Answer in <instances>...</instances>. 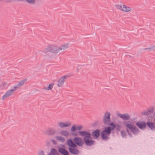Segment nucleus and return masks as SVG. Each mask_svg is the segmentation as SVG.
I'll use <instances>...</instances> for the list:
<instances>
[{
	"label": "nucleus",
	"mask_w": 155,
	"mask_h": 155,
	"mask_svg": "<svg viewBox=\"0 0 155 155\" xmlns=\"http://www.w3.org/2000/svg\"><path fill=\"white\" fill-rule=\"evenodd\" d=\"M125 126L127 128L126 131L129 135H130L129 132L130 130L134 135H136L139 133L138 129L134 124H131L126 123Z\"/></svg>",
	"instance_id": "nucleus-1"
},
{
	"label": "nucleus",
	"mask_w": 155,
	"mask_h": 155,
	"mask_svg": "<svg viewBox=\"0 0 155 155\" xmlns=\"http://www.w3.org/2000/svg\"><path fill=\"white\" fill-rule=\"evenodd\" d=\"M114 7L115 9L124 13L129 12L131 11V8L124 4H117L114 5Z\"/></svg>",
	"instance_id": "nucleus-2"
},
{
	"label": "nucleus",
	"mask_w": 155,
	"mask_h": 155,
	"mask_svg": "<svg viewBox=\"0 0 155 155\" xmlns=\"http://www.w3.org/2000/svg\"><path fill=\"white\" fill-rule=\"evenodd\" d=\"M17 86H14L12 89L7 91L5 94L2 97V100L3 101L5 100L6 99L11 96L14 94L15 91L18 88Z\"/></svg>",
	"instance_id": "nucleus-3"
},
{
	"label": "nucleus",
	"mask_w": 155,
	"mask_h": 155,
	"mask_svg": "<svg viewBox=\"0 0 155 155\" xmlns=\"http://www.w3.org/2000/svg\"><path fill=\"white\" fill-rule=\"evenodd\" d=\"M109 128L105 127L104 130L102 131L101 134V138L105 140H108L109 137L111 132Z\"/></svg>",
	"instance_id": "nucleus-4"
},
{
	"label": "nucleus",
	"mask_w": 155,
	"mask_h": 155,
	"mask_svg": "<svg viewBox=\"0 0 155 155\" xmlns=\"http://www.w3.org/2000/svg\"><path fill=\"white\" fill-rule=\"evenodd\" d=\"M58 125L60 128H64L71 126L72 124L71 122L69 121L66 122H59L58 123Z\"/></svg>",
	"instance_id": "nucleus-5"
},
{
	"label": "nucleus",
	"mask_w": 155,
	"mask_h": 155,
	"mask_svg": "<svg viewBox=\"0 0 155 155\" xmlns=\"http://www.w3.org/2000/svg\"><path fill=\"white\" fill-rule=\"evenodd\" d=\"M67 77V76H63L61 77L58 81L57 86L59 87H62L66 81Z\"/></svg>",
	"instance_id": "nucleus-6"
},
{
	"label": "nucleus",
	"mask_w": 155,
	"mask_h": 155,
	"mask_svg": "<svg viewBox=\"0 0 155 155\" xmlns=\"http://www.w3.org/2000/svg\"><path fill=\"white\" fill-rule=\"evenodd\" d=\"M110 114L109 112H106L104 115L103 119V122L106 124H108L110 121Z\"/></svg>",
	"instance_id": "nucleus-7"
},
{
	"label": "nucleus",
	"mask_w": 155,
	"mask_h": 155,
	"mask_svg": "<svg viewBox=\"0 0 155 155\" xmlns=\"http://www.w3.org/2000/svg\"><path fill=\"white\" fill-rule=\"evenodd\" d=\"M51 45V53L54 54H58L61 51V49L60 46H58L56 45Z\"/></svg>",
	"instance_id": "nucleus-8"
},
{
	"label": "nucleus",
	"mask_w": 155,
	"mask_h": 155,
	"mask_svg": "<svg viewBox=\"0 0 155 155\" xmlns=\"http://www.w3.org/2000/svg\"><path fill=\"white\" fill-rule=\"evenodd\" d=\"M117 114L118 117L124 120H128L130 118V116L127 113L121 114L120 113H117Z\"/></svg>",
	"instance_id": "nucleus-9"
},
{
	"label": "nucleus",
	"mask_w": 155,
	"mask_h": 155,
	"mask_svg": "<svg viewBox=\"0 0 155 155\" xmlns=\"http://www.w3.org/2000/svg\"><path fill=\"white\" fill-rule=\"evenodd\" d=\"M73 140L75 144L79 146H82L84 144L82 140L79 137H75L73 139Z\"/></svg>",
	"instance_id": "nucleus-10"
},
{
	"label": "nucleus",
	"mask_w": 155,
	"mask_h": 155,
	"mask_svg": "<svg viewBox=\"0 0 155 155\" xmlns=\"http://www.w3.org/2000/svg\"><path fill=\"white\" fill-rule=\"evenodd\" d=\"M84 143L87 145L91 146L93 145L94 142L92 140L91 137H84Z\"/></svg>",
	"instance_id": "nucleus-11"
},
{
	"label": "nucleus",
	"mask_w": 155,
	"mask_h": 155,
	"mask_svg": "<svg viewBox=\"0 0 155 155\" xmlns=\"http://www.w3.org/2000/svg\"><path fill=\"white\" fill-rule=\"evenodd\" d=\"M153 107H151L147 110L142 112L141 114L143 115H148L150 114L153 112Z\"/></svg>",
	"instance_id": "nucleus-12"
},
{
	"label": "nucleus",
	"mask_w": 155,
	"mask_h": 155,
	"mask_svg": "<svg viewBox=\"0 0 155 155\" xmlns=\"http://www.w3.org/2000/svg\"><path fill=\"white\" fill-rule=\"evenodd\" d=\"M79 134L80 135L84 137L87 138L90 137L91 136V134L87 131H79Z\"/></svg>",
	"instance_id": "nucleus-13"
},
{
	"label": "nucleus",
	"mask_w": 155,
	"mask_h": 155,
	"mask_svg": "<svg viewBox=\"0 0 155 155\" xmlns=\"http://www.w3.org/2000/svg\"><path fill=\"white\" fill-rule=\"evenodd\" d=\"M56 132L55 130L53 128H50L48 129L45 133V134L48 135H53Z\"/></svg>",
	"instance_id": "nucleus-14"
},
{
	"label": "nucleus",
	"mask_w": 155,
	"mask_h": 155,
	"mask_svg": "<svg viewBox=\"0 0 155 155\" xmlns=\"http://www.w3.org/2000/svg\"><path fill=\"white\" fill-rule=\"evenodd\" d=\"M136 125L141 129H145L146 127V124L144 122H139L136 123Z\"/></svg>",
	"instance_id": "nucleus-15"
},
{
	"label": "nucleus",
	"mask_w": 155,
	"mask_h": 155,
	"mask_svg": "<svg viewBox=\"0 0 155 155\" xmlns=\"http://www.w3.org/2000/svg\"><path fill=\"white\" fill-rule=\"evenodd\" d=\"M67 145L70 147H76L77 146L73 142L71 139H69L67 141Z\"/></svg>",
	"instance_id": "nucleus-16"
},
{
	"label": "nucleus",
	"mask_w": 155,
	"mask_h": 155,
	"mask_svg": "<svg viewBox=\"0 0 155 155\" xmlns=\"http://www.w3.org/2000/svg\"><path fill=\"white\" fill-rule=\"evenodd\" d=\"M76 148V147H69V150L72 153L75 154H78L79 151Z\"/></svg>",
	"instance_id": "nucleus-17"
},
{
	"label": "nucleus",
	"mask_w": 155,
	"mask_h": 155,
	"mask_svg": "<svg viewBox=\"0 0 155 155\" xmlns=\"http://www.w3.org/2000/svg\"><path fill=\"white\" fill-rule=\"evenodd\" d=\"M58 151L60 153L63 155H68V152L65 149L62 148H59Z\"/></svg>",
	"instance_id": "nucleus-18"
},
{
	"label": "nucleus",
	"mask_w": 155,
	"mask_h": 155,
	"mask_svg": "<svg viewBox=\"0 0 155 155\" xmlns=\"http://www.w3.org/2000/svg\"><path fill=\"white\" fill-rule=\"evenodd\" d=\"M60 134L61 135L66 137L69 136V132L66 130H61L60 131Z\"/></svg>",
	"instance_id": "nucleus-19"
},
{
	"label": "nucleus",
	"mask_w": 155,
	"mask_h": 155,
	"mask_svg": "<svg viewBox=\"0 0 155 155\" xmlns=\"http://www.w3.org/2000/svg\"><path fill=\"white\" fill-rule=\"evenodd\" d=\"M148 126L152 130H155V124L153 122H148L147 123Z\"/></svg>",
	"instance_id": "nucleus-20"
},
{
	"label": "nucleus",
	"mask_w": 155,
	"mask_h": 155,
	"mask_svg": "<svg viewBox=\"0 0 155 155\" xmlns=\"http://www.w3.org/2000/svg\"><path fill=\"white\" fill-rule=\"evenodd\" d=\"M93 137L95 138H97L100 135V131L98 130H96L92 133Z\"/></svg>",
	"instance_id": "nucleus-21"
},
{
	"label": "nucleus",
	"mask_w": 155,
	"mask_h": 155,
	"mask_svg": "<svg viewBox=\"0 0 155 155\" xmlns=\"http://www.w3.org/2000/svg\"><path fill=\"white\" fill-rule=\"evenodd\" d=\"M55 138L57 140L61 142H64L65 141V138L61 136H57Z\"/></svg>",
	"instance_id": "nucleus-22"
},
{
	"label": "nucleus",
	"mask_w": 155,
	"mask_h": 155,
	"mask_svg": "<svg viewBox=\"0 0 155 155\" xmlns=\"http://www.w3.org/2000/svg\"><path fill=\"white\" fill-rule=\"evenodd\" d=\"M69 47V44L68 43H65L60 46V48L61 49V51L62 50H65L68 48Z\"/></svg>",
	"instance_id": "nucleus-23"
},
{
	"label": "nucleus",
	"mask_w": 155,
	"mask_h": 155,
	"mask_svg": "<svg viewBox=\"0 0 155 155\" xmlns=\"http://www.w3.org/2000/svg\"><path fill=\"white\" fill-rule=\"evenodd\" d=\"M51 45H50L48 46L47 48H45L43 51V52L45 53H47L49 52H51Z\"/></svg>",
	"instance_id": "nucleus-24"
},
{
	"label": "nucleus",
	"mask_w": 155,
	"mask_h": 155,
	"mask_svg": "<svg viewBox=\"0 0 155 155\" xmlns=\"http://www.w3.org/2000/svg\"><path fill=\"white\" fill-rule=\"evenodd\" d=\"M54 84L53 83H51L49 84V86L47 87H45L44 88V89L45 90H51L54 86Z\"/></svg>",
	"instance_id": "nucleus-25"
},
{
	"label": "nucleus",
	"mask_w": 155,
	"mask_h": 155,
	"mask_svg": "<svg viewBox=\"0 0 155 155\" xmlns=\"http://www.w3.org/2000/svg\"><path fill=\"white\" fill-rule=\"evenodd\" d=\"M110 125L111 126V127H106L110 128V129H109V130L111 131L114 130L115 128L116 124H115L114 123L112 122L110 124Z\"/></svg>",
	"instance_id": "nucleus-26"
},
{
	"label": "nucleus",
	"mask_w": 155,
	"mask_h": 155,
	"mask_svg": "<svg viewBox=\"0 0 155 155\" xmlns=\"http://www.w3.org/2000/svg\"><path fill=\"white\" fill-rule=\"evenodd\" d=\"M27 81L26 79L22 80L19 82L18 85L19 86H21L24 84L25 82Z\"/></svg>",
	"instance_id": "nucleus-27"
},
{
	"label": "nucleus",
	"mask_w": 155,
	"mask_h": 155,
	"mask_svg": "<svg viewBox=\"0 0 155 155\" xmlns=\"http://www.w3.org/2000/svg\"><path fill=\"white\" fill-rule=\"evenodd\" d=\"M8 84V83L7 82L3 81L1 84L0 85V88L1 89L4 88Z\"/></svg>",
	"instance_id": "nucleus-28"
},
{
	"label": "nucleus",
	"mask_w": 155,
	"mask_h": 155,
	"mask_svg": "<svg viewBox=\"0 0 155 155\" xmlns=\"http://www.w3.org/2000/svg\"><path fill=\"white\" fill-rule=\"evenodd\" d=\"M51 153L52 155H58V153L57 150L54 148L51 149Z\"/></svg>",
	"instance_id": "nucleus-29"
},
{
	"label": "nucleus",
	"mask_w": 155,
	"mask_h": 155,
	"mask_svg": "<svg viewBox=\"0 0 155 155\" xmlns=\"http://www.w3.org/2000/svg\"><path fill=\"white\" fill-rule=\"evenodd\" d=\"M77 125H74L71 127V130L72 132H74L77 130Z\"/></svg>",
	"instance_id": "nucleus-30"
},
{
	"label": "nucleus",
	"mask_w": 155,
	"mask_h": 155,
	"mask_svg": "<svg viewBox=\"0 0 155 155\" xmlns=\"http://www.w3.org/2000/svg\"><path fill=\"white\" fill-rule=\"evenodd\" d=\"M144 50L152 51H154L155 50V46H153L149 48H145L144 49Z\"/></svg>",
	"instance_id": "nucleus-31"
},
{
	"label": "nucleus",
	"mask_w": 155,
	"mask_h": 155,
	"mask_svg": "<svg viewBox=\"0 0 155 155\" xmlns=\"http://www.w3.org/2000/svg\"><path fill=\"white\" fill-rule=\"evenodd\" d=\"M37 155H46V154L44 151L40 150L38 152Z\"/></svg>",
	"instance_id": "nucleus-32"
},
{
	"label": "nucleus",
	"mask_w": 155,
	"mask_h": 155,
	"mask_svg": "<svg viewBox=\"0 0 155 155\" xmlns=\"http://www.w3.org/2000/svg\"><path fill=\"white\" fill-rule=\"evenodd\" d=\"M115 128L117 130L120 131L121 128V126L118 124H116L115 126Z\"/></svg>",
	"instance_id": "nucleus-33"
},
{
	"label": "nucleus",
	"mask_w": 155,
	"mask_h": 155,
	"mask_svg": "<svg viewBox=\"0 0 155 155\" xmlns=\"http://www.w3.org/2000/svg\"><path fill=\"white\" fill-rule=\"evenodd\" d=\"M121 134V136L123 137H126V132L124 130H123L121 131L120 132Z\"/></svg>",
	"instance_id": "nucleus-34"
},
{
	"label": "nucleus",
	"mask_w": 155,
	"mask_h": 155,
	"mask_svg": "<svg viewBox=\"0 0 155 155\" xmlns=\"http://www.w3.org/2000/svg\"><path fill=\"white\" fill-rule=\"evenodd\" d=\"M28 2L31 4H34L35 3L34 0H26Z\"/></svg>",
	"instance_id": "nucleus-35"
},
{
	"label": "nucleus",
	"mask_w": 155,
	"mask_h": 155,
	"mask_svg": "<svg viewBox=\"0 0 155 155\" xmlns=\"http://www.w3.org/2000/svg\"><path fill=\"white\" fill-rule=\"evenodd\" d=\"M77 129L78 130H82L83 128V126L81 125H77Z\"/></svg>",
	"instance_id": "nucleus-36"
},
{
	"label": "nucleus",
	"mask_w": 155,
	"mask_h": 155,
	"mask_svg": "<svg viewBox=\"0 0 155 155\" xmlns=\"http://www.w3.org/2000/svg\"><path fill=\"white\" fill-rule=\"evenodd\" d=\"M51 141L54 143H55V141L54 140H52Z\"/></svg>",
	"instance_id": "nucleus-37"
},
{
	"label": "nucleus",
	"mask_w": 155,
	"mask_h": 155,
	"mask_svg": "<svg viewBox=\"0 0 155 155\" xmlns=\"http://www.w3.org/2000/svg\"><path fill=\"white\" fill-rule=\"evenodd\" d=\"M73 134V135H74L75 136H77V134L76 133H74L73 134Z\"/></svg>",
	"instance_id": "nucleus-38"
},
{
	"label": "nucleus",
	"mask_w": 155,
	"mask_h": 155,
	"mask_svg": "<svg viewBox=\"0 0 155 155\" xmlns=\"http://www.w3.org/2000/svg\"><path fill=\"white\" fill-rule=\"evenodd\" d=\"M48 155H52V154H51V153H49L48 154Z\"/></svg>",
	"instance_id": "nucleus-39"
}]
</instances>
